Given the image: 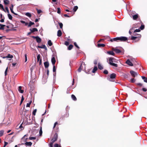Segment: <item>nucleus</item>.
I'll use <instances>...</instances> for the list:
<instances>
[{
  "label": "nucleus",
  "mask_w": 147,
  "mask_h": 147,
  "mask_svg": "<svg viewBox=\"0 0 147 147\" xmlns=\"http://www.w3.org/2000/svg\"><path fill=\"white\" fill-rule=\"evenodd\" d=\"M0 7H1V8H2V9L5 12V11L3 7V5L1 4L0 3Z\"/></svg>",
  "instance_id": "obj_41"
},
{
  "label": "nucleus",
  "mask_w": 147,
  "mask_h": 147,
  "mask_svg": "<svg viewBox=\"0 0 147 147\" xmlns=\"http://www.w3.org/2000/svg\"><path fill=\"white\" fill-rule=\"evenodd\" d=\"M69 43L68 41H65V45L66 46H68L69 45Z\"/></svg>",
  "instance_id": "obj_52"
},
{
  "label": "nucleus",
  "mask_w": 147,
  "mask_h": 147,
  "mask_svg": "<svg viewBox=\"0 0 147 147\" xmlns=\"http://www.w3.org/2000/svg\"><path fill=\"white\" fill-rule=\"evenodd\" d=\"M136 81V80L134 78H131L130 82H131V83H134Z\"/></svg>",
  "instance_id": "obj_38"
},
{
  "label": "nucleus",
  "mask_w": 147,
  "mask_h": 147,
  "mask_svg": "<svg viewBox=\"0 0 147 147\" xmlns=\"http://www.w3.org/2000/svg\"><path fill=\"white\" fill-rule=\"evenodd\" d=\"M53 143L54 142H52L49 145L50 147H53Z\"/></svg>",
  "instance_id": "obj_56"
},
{
  "label": "nucleus",
  "mask_w": 147,
  "mask_h": 147,
  "mask_svg": "<svg viewBox=\"0 0 147 147\" xmlns=\"http://www.w3.org/2000/svg\"><path fill=\"white\" fill-rule=\"evenodd\" d=\"M126 63H127V65H129L130 66H133V64L132 63V62L130 61V60L129 59H127L126 62Z\"/></svg>",
  "instance_id": "obj_6"
},
{
  "label": "nucleus",
  "mask_w": 147,
  "mask_h": 147,
  "mask_svg": "<svg viewBox=\"0 0 147 147\" xmlns=\"http://www.w3.org/2000/svg\"><path fill=\"white\" fill-rule=\"evenodd\" d=\"M24 56L25 57V62H26L27 61V54H25L24 55Z\"/></svg>",
  "instance_id": "obj_57"
},
{
  "label": "nucleus",
  "mask_w": 147,
  "mask_h": 147,
  "mask_svg": "<svg viewBox=\"0 0 147 147\" xmlns=\"http://www.w3.org/2000/svg\"><path fill=\"white\" fill-rule=\"evenodd\" d=\"M74 45L75 46H76L78 49H79L80 48L77 45V44L76 42H75L74 43Z\"/></svg>",
  "instance_id": "obj_50"
},
{
  "label": "nucleus",
  "mask_w": 147,
  "mask_h": 147,
  "mask_svg": "<svg viewBox=\"0 0 147 147\" xmlns=\"http://www.w3.org/2000/svg\"><path fill=\"white\" fill-rule=\"evenodd\" d=\"M107 53L109 55L114 56L115 53L112 51H109L107 52Z\"/></svg>",
  "instance_id": "obj_11"
},
{
  "label": "nucleus",
  "mask_w": 147,
  "mask_h": 147,
  "mask_svg": "<svg viewBox=\"0 0 147 147\" xmlns=\"http://www.w3.org/2000/svg\"><path fill=\"white\" fill-rule=\"evenodd\" d=\"M144 28V25H142L140 27V29L141 30H143Z\"/></svg>",
  "instance_id": "obj_42"
},
{
  "label": "nucleus",
  "mask_w": 147,
  "mask_h": 147,
  "mask_svg": "<svg viewBox=\"0 0 147 147\" xmlns=\"http://www.w3.org/2000/svg\"><path fill=\"white\" fill-rule=\"evenodd\" d=\"M34 24V23L33 22H32L31 21H30L28 25V27H30L32 25H33Z\"/></svg>",
  "instance_id": "obj_33"
},
{
  "label": "nucleus",
  "mask_w": 147,
  "mask_h": 147,
  "mask_svg": "<svg viewBox=\"0 0 147 147\" xmlns=\"http://www.w3.org/2000/svg\"><path fill=\"white\" fill-rule=\"evenodd\" d=\"M119 39L120 41H125L127 40L128 39L126 37L121 36L119 37Z\"/></svg>",
  "instance_id": "obj_4"
},
{
  "label": "nucleus",
  "mask_w": 147,
  "mask_h": 147,
  "mask_svg": "<svg viewBox=\"0 0 147 147\" xmlns=\"http://www.w3.org/2000/svg\"><path fill=\"white\" fill-rule=\"evenodd\" d=\"M138 17V14H135L132 16L133 19L135 20H136Z\"/></svg>",
  "instance_id": "obj_18"
},
{
  "label": "nucleus",
  "mask_w": 147,
  "mask_h": 147,
  "mask_svg": "<svg viewBox=\"0 0 147 147\" xmlns=\"http://www.w3.org/2000/svg\"><path fill=\"white\" fill-rule=\"evenodd\" d=\"M140 31V30L139 29H136L134 32V34H135V32H138Z\"/></svg>",
  "instance_id": "obj_47"
},
{
  "label": "nucleus",
  "mask_w": 147,
  "mask_h": 147,
  "mask_svg": "<svg viewBox=\"0 0 147 147\" xmlns=\"http://www.w3.org/2000/svg\"><path fill=\"white\" fill-rule=\"evenodd\" d=\"M5 26V25L0 24V30H4V27Z\"/></svg>",
  "instance_id": "obj_21"
},
{
  "label": "nucleus",
  "mask_w": 147,
  "mask_h": 147,
  "mask_svg": "<svg viewBox=\"0 0 147 147\" xmlns=\"http://www.w3.org/2000/svg\"><path fill=\"white\" fill-rule=\"evenodd\" d=\"M3 1L4 4L5 5H7L9 4V1L8 0H4Z\"/></svg>",
  "instance_id": "obj_26"
},
{
  "label": "nucleus",
  "mask_w": 147,
  "mask_h": 147,
  "mask_svg": "<svg viewBox=\"0 0 147 147\" xmlns=\"http://www.w3.org/2000/svg\"><path fill=\"white\" fill-rule=\"evenodd\" d=\"M32 101L31 100L28 103H27L26 105L27 107H30V104L32 103Z\"/></svg>",
  "instance_id": "obj_37"
},
{
  "label": "nucleus",
  "mask_w": 147,
  "mask_h": 147,
  "mask_svg": "<svg viewBox=\"0 0 147 147\" xmlns=\"http://www.w3.org/2000/svg\"><path fill=\"white\" fill-rule=\"evenodd\" d=\"M36 40V41L37 43H40L41 42V39L38 36H37Z\"/></svg>",
  "instance_id": "obj_12"
},
{
  "label": "nucleus",
  "mask_w": 147,
  "mask_h": 147,
  "mask_svg": "<svg viewBox=\"0 0 147 147\" xmlns=\"http://www.w3.org/2000/svg\"><path fill=\"white\" fill-rule=\"evenodd\" d=\"M58 24L60 26V28L61 29H62L63 26V24L61 22H58Z\"/></svg>",
  "instance_id": "obj_34"
},
{
  "label": "nucleus",
  "mask_w": 147,
  "mask_h": 147,
  "mask_svg": "<svg viewBox=\"0 0 147 147\" xmlns=\"http://www.w3.org/2000/svg\"><path fill=\"white\" fill-rule=\"evenodd\" d=\"M6 57L11 58L13 57V56L12 55H11L10 54H8L7 56Z\"/></svg>",
  "instance_id": "obj_32"
},
{
  "label": "nucleus",
  "mask_w": 147,
  "mask_h": 147,
  "mask_svg": "<svg viewBox=\"0 0 147 147\" xmlns=\"http://www.w3.org/2000/svg\"><path fill=\"white\" fill-rule=\"evenodd\" d=\"M71 97L72 99L74 101H76L77 100L74 94H72L71 95Z\"/></svg>",
  "instance_id": "obj_22"
},
{
  "label": "nucleus",
  "mask_w": 147,
  "mask_h": 147,
  "mask_svg": "<svg viewBox=\"0 0 147 147\" xmlns=\"http://www.w3.org/2000/svg\"><path fill=\"white\" fill-rule=\"evenodd\" d=\"M98 68L100 70H102L103 69V67L100 64V63H98Z\"/></svg>",
  "instance_id": "obj_25"
},
{
  "label": "nucleus",
  "mask_w": 147,
  "mask_h": 147,
  "mask_svg": "<svg viewBox=\"0 0 147 147\" xmlns=\"http://www.w3.org/2000/svg\"><path fill=\"white\" fill-rule=\"evenodd\" d=\"M78 7L77 6H74L73 9V10L74 11V12H75L77 11V10L78 9Z\"/></svg>",
  "instance_id": "obj_30"
},
{
  "label": "nucleus",
  "mask_w": 147,
  "mask_h": 147,
  "mask_svg": "<svg viewBox=\"0 0 147 147\" xmlns=\"http://www.w3.org/2000/svg\"><path fill=\"white\" fill-rule=\"evenodd\" d=\"M142 90L144 92H146L147 91V89L146 88H142Z\"/></svg>",
  "instance_id": "obj_63"
},
{
  "label": "nucleus",
  "mask_w": 147,
  "mask_h": 147,
  "mask_svg": "<svg viewBox=\"0 0 147 147\" xmlns=\"http://www.w3.org/2000/svg\"><path fill=\"white\" fill-rule=\"evenodd\" d=\"M32 30H33V32H37V31H38V30L37 28H33V29H32Z\"/></svg>",
  "instance_id": "obj_54"
},
{
  "label": "nucleus",
  "mask_w": 147,
  "mask_h": 147,
  "mask_svg": "<svg viewBox=\"0 0 147 147\" xmlns=\"http://www.w3.org/2000/svg\"><path fill=\"white\" fill-rule=\"evenodd\" d=\"M4 132V131L3 130L0 131V136H1L3 135Z\"/></svg>",
  "instance_id": "obj_36"
},
{
  "label": "nucleus",
  "mask_w": 147,
  "mask_h": 147,
  "mask_svg": "<svg viewBox=\"0 0 147 147\" xmlns=\"http://www.w3.org/2000/svg\"><path fill=\"white\" fill-rule=\"evenodd\" d=\"M22 87L21 86H19L18 88V90L19 92L21 93H23L24 91V90H22Z\"/></svg>",
  "instance_id": "obj_15"
},
{
  "label": "nucleus",
  "mask_w": 147,
  "mask_h": 147,
  "mask_svg": "<svg viewBox=\"0 0 147 147\" xmlns=\"http://www.w3.org/2000/svg\"><path fill=\"white\" fill-rule=\"evenodd\" d=\"M110 76L111 79H115L116 78V75L115 73H113L110 74Z\"/></svg>",
  "instance_id": "obj_13"
},
{
  "label": "nucleus",
  "mask_w": 147,
  "mask_h": 147,
  "mask_svg": "<svg viewBox=\"0 0 147 147\" xmlns=\"http://www.w3.org/2000/svg\"><path fill=\"white\" fill-rule=\"evenodd\" d=\"M36 10L37 11V12L38 14H39L42 12V11L40 9H36Z\"/></svg>",
  "instance_id": "obj_39"
},
{
  "label": "nucleus",
  "mask_w": 147,
  "mask_h": 147,
  "mask_svg": "<svg viewBox=\"0 0 147 147\" xmlns=\"http://www.w3.org/2000/svg\"><path fill=\"white\" fill-rule=\"evenodd\" d=\"M37 47L38 48L44 49H45V50H47V48L45 45H42L41 46H38Z\"/></svg>",
  "instance_id": "obj_7"
},
{
  "label": "nucleus",
  "mask_w": 147,
  "mask_h": 147,
  "mask_svg": "<svg viewBox=\"0 0 147 147\" xmlns=\"http://www.w3.org/2000/svg\"><path fill=\"white\" fill-rule=\"evenodd\" d=\"M36 111H37L36 109H34L32 112V114L34 115H36Z\"/></svg>",
  "instance_id": "obj_40"
},
{
  "label": "nucleus",
  "mask_w": 147,
  "mask_h": 147,
  "mask_svg": "<svg viewBox=\"0 0 147 147\" xmlns=\"http://www.w3.org/2000/svg\"><path fill=\"white\" fill-rule=\"evenodd\" d=\"M42 129H40L39 131V135L40 136H42Z\"/></svg>",
  "instance_id": "obj_45"
},
{
  "label": "nucleus",
  "mask_w": 147,
  "mask_h": 147,
  "mask_svg": "<svg viewBox=\"0 0 147 147\" xmlns=\"http://www.w3.org/2000/svg\"><path fill=\"white\" fill-rule=\"evenodd\" d=\"M103 73L105 74H108V71L107 70L105 69Z\"/></svg>",
  "instance_id": "obj_43"
},
{
  "label": "nucleus",
  "mask_w": 147,
  "mask_h": 147,
  "mask_svg": "<svg viewBox=\"0 0 147 147\" xmlns=\"http://www.w3.org/2000/svg\"><path fill=\"white\" fill-rule=\"evenodd\" d=\"M73 46L72 45H70L68 46V49L69 50H71L73 47Z\"/></svg>",
  "instance_id": "obj_31"
},
{
  "label": "nucleus",
  "mask_w": 147,
  "mask_h": 147,
  "mask_svg": "<svg viewBox=\"0 0 147 147\" xmlns=\"http://www.w3.org/2000/svg\"><path fill=\"white\" fill-rule=\"evenodd\" d=\"M130 72L132 76L134 78L135 77V76H137L138 75V73L133 70H131Z\"/></svg>",
  "instance_id": "obj_3"
},
{
  "label": "nucleus",
  "mask_w": 147,
  "mask_h": 147,
  "mask_svg": "<svg viewBox=\"0 0 147 147\" xmlns=\"http://www.w3.org/2000/svg\"><path fill=\"white\" fill-rule=\"evenodd\" d=\"M112 50L113 51H115L117 53H119L121 52V51L119 49L116 48H113Z\"/></svg>",
  "instance_id": "obj_10"
},
{
  "label": "nucleus",
  "mask_w": 147,
  "mask_h": 147,
  "mask_svg": "<svg viewBox=\"0 0 147 147\" xmlns=\"http://www.w3.org/2000/svg\"><path fill=\"white\" fill-rule=\"evenodd\" d=\"M118 40H119V37H116V38H112V39H111L110 40V41L111 42H113V41L118 42Z\"/></svg>",
  "instance_id": "obj_8"
},
{
  "label": "nucleus",
  "mask_w": 147,
  "mask_h": 147,
  "mask_svg": "<svg viewBox=\"0 0 147 147\" xmlns=\"http://www.w3.org/2000/svg\"><path fill=\"white\" fill-rule=\"evenodd\" d=\"M62 32L61 30H59L57 32V36L58 37L61 36L62 35Z\"/></svg>",
  "instance_id": "obj_17"
},
{
  "label": "nucleus",
  "mask_w": 147,
  "mask_h": 147,
  "mask_svg": "<svg viewBox=\"0 0 147 147\" xmlns=\"http://www.w3.org/2000/svg\"><path fill=\"white\" fill-rule=\"evenodd\" d=\"M25 14L29 18H30L32 16V15L30 14V13H29V12H27V13H26Z\"/></svg>",
  "instance_id": "obj_29"
},
{
  "label": "nucleus",
  "mask_w": 147,
  "mask_h": 147,
  "mask_svg": "<svg viewBox=\"0 0 147 147\" xmlns=\"http://www.w3.org/2000/svg\"><path fill=\"white\" fill-rule=\"evenodd\" d=\"M69 116V114L68 113H66V115H64V117H68Z\"/></svg>",
  "instance_id": "obj_60"
},
{
  "label": "nucleus",
  "mask_w": 147,
  "mask_h": 147,
  "mask_svg": "<svg viewBox=\"0 0 147 147\" xmlns=\"http://www.w3.org/2000/svg\"><path fill=\"white\" fill-rule=\"evenodd\" d=\"M34 66H32V67L30 68V69L31 72H32L33 69L34 68Z\"/></svg>",
  "instance_id": "obj_58"
},
{
  "label": "nucleus",
  "mask_w": 147,
  "mask_h": 147,
  "mask_svg": "<svg viewBox=\"0 0 147 147\" xmlns=\"http://www.w3.org/2000/svg\"><path fill=\"white\" fill-rule=\"evenodd\" d=\"M54 146L55 147H59V145L57 144H55Z\"/></svg>",
  "instance_id": "obj_64"
},
{
  "label": "nucleus",
  "mask_w": 147,
  "mask_h": 147,
  "mask_svg": "<svg viewBox=\"0 0 147 147\" xmlns=\"http://www.w3.org/2000/svg\"><path fill=\"white\" fill-rule=\"evenodd\" d=\"M136 35H138V36H132L131 38V40H136L134 42H135L139 41L141 36L140 34H134V36H136Z\"/></svg>",
  "instance_id": "obj_1"
},
{
  "label": "nucleus",
  "mask_w": 147,
  "mask_h": 147,
  "mask_svg": "<svg viewBox=\"0 0 147 147\" xmlns=\"http://www.w3.org/2000/svg\"><path fill=\"white\" fill-rule=\"evenodd\" d=\"M109 63H110L113 62L117 63V61L114 58L111 57L109 58Z\"/></svg>",
  "instance_id": "obj_2"
},
{
  "label": "nucleus",
  "mask_w": 147,
  "mask_h": 147,
  "mask_svg": "<svg viewBox=\"0 0 147 147\" xmlns=\"http://www.w3.org/2000/svg\"><path fill=\"white\" fill-rule=\"evenodd\" d=\"M29 139L30 140H35L36 139V138L35 137H30L29 138Z\"/></svg>",
  "instance_id": "obj_48"
},
{
  "label": "nucleus",
  "mask_w": 147,
  "mask_h": 147,
  "mask_svg": "<svg viewBox=\"0 0 147 147\" xmlns=\"http://www.w3.org/2000/svg\"><path fill=\"white\" fill-rule=\"evenodd\" d=\"M23 114L26 117L27 119H28V118H30V116L31 115V113L30 112L27 114L26 113H24Z\"/></svg>",
  "instance_id": "obj_9"
},
{
  "label": "nucleus",
  "mask_w": 147,
  "mask_h": 147,
  "mask_svg": "<svg viewBox=\"0 0 147 147\" xmlns=\"http://www.w3.org/2000/svg\"><path fill=\"white\" fill-rule=\"evenodd\" d=\"M40 54L38 55L37 56V59L38 61L40 59Z\"/></svg>",
  "instance_id": "obj_51"
},
{
  "label": "nucleus",
  "mask_w": 147,
  "mask_h": 147,
  "mask_svg": "<svg viewBox=\"0 0 147 147\" xmlns=\"http://www.w3.org/2000/svg\"><path fill=\"white\" fill-rule=\"evenodd\" d=\"M111 65L113 66H114L115 67H118V65L117 64L114 63H109Z\"/></svg>",
  "instance_id": "obj_23"
},
{
  "label": "nucleus",
  "mask_w": 147,
  "mask_h": 147,
  "mask_svg": "<svg viewBox=\"0 0 147 147\" xmlns=\"http://www.w3.org/2000/svg\"><path fill=\"white\" fill-rule=\"evenodd\" d=\"M57 13H58L60 14L61 13V11L60 8H57Z\"/></svg>",
  "instance_id": "obj_44"
},
{
  "label": "nucleus",
  "mask_w": 147,
  "mask_h": 147,
  "mask_svg": "<svg viewBox=\"0 0 147 147\" xmlns=\"http://www.w3.org/2000/svg\"><path fill=\"white\" fill-rule=\"evenodd\" d=\"M45 68H47L49 66V64L48 61H46L44 63Z\"/></svg>",
  "instance_id": "obj_14"
},
{
  "label": "nucleus",
  "mask_w": 147,
  "mask_h": 147,
  "mask_svg": "<svg viewBox=\"0 0 147 147\" xmlns=\"http://www.w3.org/2000/svg\"><path fill=\"white\" fill-rule=\"evenodd\" d=\"M136 84L138 86H141L142 85V84H141L140 83H138Z\"/></svg>",
  "instance_id": "obj_59"
},
{
  "label": "nucleus",
  "mask_w": 147,
  "mask_h": 147,
  "mask_svg": "<svg viewBox=\"0 0 147 147\" xmlns=\"http://www.w3.org/2000/svg\"><path fill=\"white\" fill-rule=\"evenodd\" d=\"M32 143L31 142H27L25 143L26 146H31L32 145Z\"/></svg>",
  "instance_id": "obj_19"
},
{
  "label": "nucleus",
  "mask_w": 147,
  "mask_h": 147,
  "mask_svg": "<svg viewBox=\"0 0 147 147\" xmlns=\"http://www.w3.org/2000/svg\"><path fill=\"white\" fill-rule=\"evenodd\" d=\"M57 125H58V122H56L54 124L53 128H55Z\"/></svg>",
  "instance_id": "obj_53"
},
{
  "label": "nucleus",
  "mask_w": 147,
  "mask_h": 147,
  "mask_svg": "<svg viewBox=\"0 0 147 147\" xmlns=\"http://www.w3.org/2000/svg\"><path fill=\"white\" fill-rule=\"evenodd\" d=\"M23 112L24 113H26L27 114L28 113H29V112L28 110L24 109L23 111Z\"/></svg>",
  "instance_id": "obj_46"
},
{
  "label": "nucleus",
  "mask_w": 147,
  "mask_h": 147,
  "mask_svg": "<svg viewBox=\"0 0 147 147\" xmlns=\"http://www.w3.org/2000/svg\"><path fill=\"white\" fill-rule=\"evenodd\" d=\"M56 68H55V65H53V71L54 72H55L56 71Z\"/></svg>",
  "instance_id": "obj_49"
},
{
  "label": "nucleus",
  "mask_w": 147,
  "mask_h": 147,
  "mask_svg": "<svg viewBox=\"0 0 147 147\" xmlns=\"http://www.w3.org/2000/svg\"><path fill=\"white\" fill-rule=\"evenodd\" d=\"M48 44L50 46H51L53 45V43L51 42V41L50 40H49L48 41Z\"/></svg>",
  "instance_id": "obj_27"
},
{
  "label": "nucleus",
  "mask_w": 147,
  "mask_h": 147,
  "mask_svg": "<svg viewBox=\"0 0 147 147\" xmlns=\"http://www.w3.org/2000/svg\"><path fill=\"white\" fill-rule=\"evenodd\" d=\"M82 69V68H81V67H80L78 69V71L79 72H80L81 71Z\"/></svg>",
  "instance_id": "obj_61"
},
{
  "label": "nucleus",
  "mask_w": 147,
  "mask_h": 147,
  "mask_svg": "<svg viewBox=\"0 0 147 147\" xmlns=\"http://www.w3.org/2000/svg\"><path fill=\"white\" fill-rule=\"evenodd\" d=\"M58 135L57 133H55L53 137L52 138L51 140L52 142H55L56 141L57 139Z\"/></svg>",
  "instance_id": "obj_5"
},
{
  "label": "nucleus",
  "mask_w": 147,
  "mask_h": 147,
  "mask_svg": "<svg viewBox=\"0 0 147 147\" xmlns=\"http://www.w3.org/2000/svg\"><path fill=\"white\" fill-rule=\"evenodd\" d=\"M56 62V60L54 57H53L51 59V62L53 65H55Z\"/></svg>",
  "instance_id": "obj_16"
},
{
  "label": "nucleus",
  "mask_w": 147,
  "mask_h": 147,
  "mask_svg": "<svg viewBox=\"0 0 147 147\" xmlns=\"http://www.w3.org/2000/svg\"><path fill=\"white\" fill-rule=\"evenodd\" d=\"M7 70H8V67H7L6 69V70L5 71V75L6 76L7 74Z\"/></svg>",
  "instance_id": "obj_55"
},
{
  "label": "nucleus",
  "mask_w": 147,
  "mask_h": 147,
  "mask_svg": "<svg viewBox=\"0 0 147 147\" xmlns=\"http://www.w3.org/2000/svg\"><path fill=\"white\" fill-rule=\"evenodd\" d=\"M105 46V45L104 44H101L98 43L97 44V47H104Z\"/></svg>",
  "instance_id": "obj_24"
},
{
  "label": "nucleus",
  "mask_w": 147,
  "mask_h": 147,
  "mask_svg": "<svg viewBox=\"0 0 147 147\" xmlns=\"http://www.w3.org/2000/svg\"><path fill=\"white\" fill-rule=\"evenodd\" d=\"M7 15L9 18L10 20H12V17L11 15L9 13Z\"/></svg>",
  "instance_id": "obj_35"
},
{
  "label": "nucleus",
  "mask_w": 147,
  "mask_h": 147,
  "mask_svg": "<svg viewBox=\"0 0 147 147\" xmlns=\"http://www.w3.org/2000/svg\"><path fill=\"white\" fill-rule=\"evenodd\" d=\"M13 4L11 5V6L10 7V11L11 13H13L14 11H13Z\"/></svg>",
  "instance_id": "obj_28"
},
{
  "label": "nucleus",
  "mask_w": 147,
  "mask_h": 147,
  "mask_svg": "<svg viewBox=\"0 0 147 147\" xmlns=\"http://www.w3.org/2000/svg\"><path fill=\"white\" fill-rule=\"evenodd\" d=\"M8 144V143L7 142H5V144L4 145V146L3 147H5V146Z\"/></svg>",
  "instance_id": "obj_62"
},
{
  "label": "nucleus",
  "mask_w": 147,
  "mask_h": 147,
  "mask_svg": "<svg viewBox=\"0 0 147 147\" xmlns=\"http://www.w3.org/2000/svg\"><path fill=\"white\" fill-rule=\"evenodd\" d=\"M97 66H94V69H93L92 72L93 73H94L97 70Z\"/></svg>",
  "instance_id": "obj_20"
}]
</instances>
